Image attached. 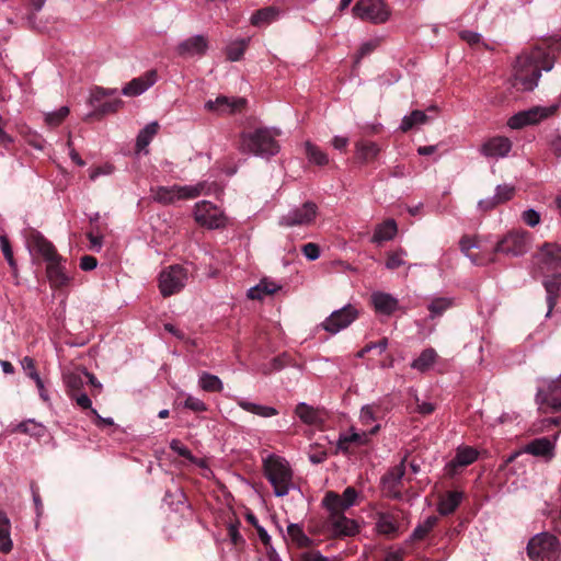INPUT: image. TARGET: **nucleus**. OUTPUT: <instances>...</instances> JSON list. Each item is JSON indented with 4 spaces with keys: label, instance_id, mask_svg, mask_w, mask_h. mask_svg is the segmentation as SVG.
I'll use <instances>...</instances> for the list:
<instances>
[{
    "label": "nucleus",
    "instance_id": "20",
    "mask_svg": "<svg viewBox=\"0 0 561 561\" xmlns=\"http://www.w3.org/2000/svg\"><path fill=\"white\" fill-rule=\"evenodd\" d=\"M208 49V39L204 35H194L182 42L176 46V53L180 57L191 58L195 56H203Z\"/></svg>",
    "mask_w": 561,
    "mask_h": 561
},
{
    "label": "nucleus",
    "instance_id": "40",
    "mask_svg": "<svg viewBox=\"0 0 561 561\" xmlns=\"http://www.w3.org/2000/svg\"><path fill=\"white\" fill-rule=\"evenodd\" d=\"M455 301L451 297H434L428 304L430 318L440 317L454 306Z\"/></svg>",
    "mask_w": 561,
    "mask_h": 561
},
{
    "label": "nucleus",
    "instance_id": "48",
    "mask_svg": "<svg viewBox=\"0 0 561 561\" xmlns=\"http://www.w3.org/2000/svg\"><path fill=\"white\" fill-rule=\"evenodd\" d=\"M278 14V10L268 7L261 10H257L254 14L251 16V23L255 26H260L266 23H270L276 19Z\"/></svg>",
    "mask_w": 561,
    "mask_h": 561
},
{
    "label": "nucleus",
    "instance_id": "35",
    "mask_svg": "<svg viewBox=\"0 0 561 561\" xmlns=\"http://www.w3.org/2000/svg\"><path fill=\"white\" fill-rule=\"evenodd\" d=\"M397 231L398 227L396 221L393 219H388L376 227L371 242L381 243L383 241H389L394 238Z\"/></svg>",
    "mask_w": 561,
    "mask_h": 561
},
{
    "label": "nucleus",
    "instance_id": "2",
    "mask_svg": "<svg viewBox=\"0 0 561 561\" xmlns=\"http://www.w3.org/2000/svg\"><path fill=\"white\" fill-rule=\"evenodd\" d=\"M27 247L31 253L38 254L46 261V274L53 287L61 289L68 284V276L61 265L62 257L50 241L38 231L32 230L27 237Z\"/></svg>",
    "mask_w": 561,
    "mask_h": 561
},
{
    "label": "nucleus",
    "instance_id": "11",
    "mask_svg": "<svg viewBox=\"0 0 561 561\" xmlns=\"http://www.w3.org/2000/svg\"><path fill=\"white\" fill-rule=\"evenodd\" d=\"M530 236L526 231H511L497 241L493 252L508 256H519L529 249Z\"/></svg>",
    "mask_w": 561,
    "mask_h": 561
},
{
    "label": "nucleus",
    "instance_id": "3",
    "mask_svg": "<svg viewBox=\"0 0 561 561\" xmlns=\"http://www.w3.org/2000/svg\"><path fill=\"white\" fill-rule=\"evenodd\" d=\"M280 131L275 128H256L252 131L242 133L239 150L242 153L268 159L278 153L280 147L276 137Z\"/></svg>",
    "mask_w": 561,
    "mask_h": 561
},
{
    "label": "nucleus",
    "instance_id": "61",
    "mask_svg": "<svg viewBox=\"0 0 561 561\" xmlns=\"http://www.w3.org/2000/svg\"><path fill=\"white\" fill-rule=\"evenodd\" d=\"M379 45V39H370L365 43H363L358 49V56L357 59H360L370 53H373L377 46Z\"/></svg>",
    "mask_w": 561,
    "mask_h": 561
},
{
    "label": "nucleus",
    "instance_id": "9",
    "mask_svg": "<svg viewBox=\"0 0 561 561\" xmlns=\"http://www.w3.org/2000/svg\"><path fill=\"white\" fill-rule=\"evenodd\" d=\"M193 216L199 226L210 230L221 229L228 225L225 213L209 201L197 202L194 205Z\"/></svg>",
    "mask_w": 561,
    "mask_h": 561
},
{
    "label": "nucleus",
    "instance_id": "1",
    "mask_svg": "<svg viewBox=\"0 0 561 561\" xmlns=\"http://www.w3.org/2000/svg\"><path fill=\"white\" fill-rule=\"evenodd\" d=\"M561 53V37L551 36L530 51L520 54L514 66V87L531 91L538 85L542 71H550Z\"/></svg>",
    "mask_w": 561,
    "mask_h": 561
},
{
    "label": "nucleus",
    "instance_id": "5",
    "mask_svg": "<svg viewBox=\"0 0 561 561\" xmlns=\"http://www.w3.org/2000/svg\"><path fill=\"white\" fill-rule=\"evenodd\" d=\"M209 194L206 182H198L191 185L152 186L150 197L153 202L162 205H171L179 201L194 199L201 195Z\"/></svg>",
    "mask_w": 561,
    "mask_h": 561
},
{
    "label": "nucleus",
    "instance_id": "4",
    "mask_svg": "<svg viewBox=\"0 0 561 561\" xmlns=\"http://www.w3.org/2000/svg\"><path fill=\"white\" fill-rule=\"evenodd\" d=\"M264 474L272 484L274 494L278 497L286 496L296 489L294 472L289 462L277 455H268L263 459Z\"/></svg>",
    "mask_w": 561,
    "mask_h": 561
},
{
    "label": "nucleus",
    "instance_id": "12",
    "mask_svg": "<svg viewBox=\"0 0 561 561\" xmlns=\"http://www.w3.org/2000/svg\"><path fill=\"white\" fill-rule=\"evenodd\" d=\"M359 316L358 309L354 305H345L334 310L320 327L330 334H337L348 328Z\"/></svg>",
    "mask_w": 561,
    "mask_h": 561
},
{
    "label": "nucleus",
    "instance_id": "30",
    "mask_svg": "<svg viewBox=\"0 0 561 561\" xmlns=\"http://www.w3.org/2000/svg\"><path fill=\"white\" fill-rule=\"evenodd\" d=\"M282 288L279 284L270 279L263 278L260 283L248 290V298L262 300L266 296L273 295Z\"/></svg>",
    "mask_w": 561,
    "mask_h": 561
},
{
    "label": "nucleus",
    "instance_id": "58",
    "mask_svg": "<svg viewBox=\"0 0 561 561\" xmlns=\"http://www.w3.org/2000/svg\"><path fill=\"white\" fill-rule=\"evenodd\" d=\"M1 251L11 267L15 266L11 243L5 236L0 237Z\"/></svg>",
    "mask_w": 561,
    "mask_h": 561
},
{
    "label": "nucleus",
    "instance_id": "39",
    "mask_svg": "<svg viewBox=\"0 0 561 561\" xmlns=\"http://www.w3.org/2000/svg\"><path fill=\"white\" fill-rule=\"evenodd\" d=\"M198 387L206 392H221L224 390L221 379L207 371H202L198 375Z\"/></svg>",
    "mask_w": 561,
    "mask_h": 561
},
{
    "label": "nucleus",
    "instance_id": "27",
    "mask_svg": "<svg viewBox=\"0 0 561 561\" xmlns=\"http://www.w3.org/2000/svg\"><path fill=\"white\" fill-rule=\"evenodd\" d=\"M554 447V440L548 437H540L525 445L522 451L536 457L552 458Z\"/></svg>",
    "mask_w": 561,
    "mask_h": 561
},
{
    "label": "nucleus",
    "instance_id": "16",
    "mask_svg": "<svg viewBox=\"0 0 561 561\" xmlns=\"http://www.w3.org/2000/svg\"><path fill=\"white\" fill-rule=\"evenodd\" d=\"M557 110L556 105L552 106H535L527 111L518 112L513 115L507 125L513 129H519L527 125L537 124L540 121L551 116Z\"/></svg>",
    "mask_w": 561,
    "mask_h": 561
},
{
    "label": "nucleus",
    "instance_id": "59",
    "mask_svg": "<svg viewBox=\"0 0 561 561\" xmlns=\"http://www.w3.org/2000/svg\"><path fill=\"white\" fill-rule=\"evenodd\" d=\"M301 251L309 261H316L320 256V248L317 243H306Z\"/></svg>",
    "mask_w": 561,
    "mask_h": 561
},
{
    "label": "nucleus",
    "instance_id": "50",
    "mask_svg": "<svg viewBox=\"0 0 561 561\" xmlns=\"http://www.w3.org/2000/svg\"><path fill=\"white\" fill-rule=\"evenodd\" d=\"M437 517L436 516H428L422 524L417 525L412 535L411 539L413 540H421L423 539L437 524Z\"/></svg>",
    "mask_w": 561,
    "mask_h": 561
},
{
    "label": "nucleus",
    "instance_id": "54",
    "mask_svg": "<svg viewBox=\"0 0 561 561\" xmlns=\"http://www.w3.org/2000/svg\"><path fill=\"white\" fill-rule=\"evenodd\" d=\"M407 255V252L404 250H399L397 252L390 253L388 255V260L386 262V267L388 270H396L402 265L405 264L404 256Z\"/></svg>",
    "mask_w": 561,
    "mask_h": 561
},
{
    "label": "nucleus",
    "instance_id": "38",
    "mask_svg": "<svg viewBox=\"0 0 561 561\" xmlns=\"http://www.w3.org/2000/svg\"><path fill=\"white\" fill-rule=\"evenodd\" d=\"M437 353L434 348L428 347L422 351V353L411 363V367L421 373L427 371L436 362Z\"/></svg>",
    "mask_w": 561,
    "mask_h": 561
},
{
    "label": "nucleus",
    "instance_id": "56",
    "mask_svg": "<svg viewBox=\"0 0 561 561\" xmlns=\"http://www.w3.org/2000/svg\"><path fill=\"white\" fill-rule=\"evenodd\" d=\"M184 408H186V409H188V410H191L193 412H205V411H207L206 403L203 400H201V399H198V398H196V397H194L192 394H187L186 396V399L184 401Z\"/></svg>",
    "mask_w": 561,
    "mask_h": 561
},
{
    "label": "nucleus",
    "instance_id": "22",
    "mask_svg": "<svg viewBox=\"0 0 561 561\" xmlns=\"http://www.w3.org/2000/svg\"><path fill=\"white\" fill-rule=\"evenodd\" d=\"M245 105L243 98L218 96L216 100H209L205 103V108L210 112L221 114H232L240 111Z\"/></svg>",
    "mask_w": 561,
    "mask_h": 561
},
{
    "label": "nucleus",
    "instance_id": "55",
    "mask_svg": "<svg viewBox=\"0 0 561 561\" xmlns=\"http://www.w3.org/2000/svg\"><path fill=\"white\" fill-rule=\"evenodd\" d=\"M170 448L179 456L184 457L192 462L196 461V458L192 455L191 450L184 444H182L181 440L172 439L170 443Z\"/></svg>",
    "mask_w": 561,
    "mask_h": 561
},
{
    "label": "nucleus",
    "instance_id": "10",
    "mask_svg": "<svg viewBox=\"0 0 561 561\" xmlns=\"http://www.w3.org/2000/svg\"><path fill=\"white\" fill-rule=\"evenodd\" d=\"M187 279L188 272L184 266L170 265L159 274V290L163 297L175 295L185 287Z\"/></svg>",
    "mask_w": 561,
    "mask_h": 561
},
{
    "label": "nucleus",
    "instance_id": "44",
    "mask_svg": "<svg viewBox=\"0 0 561 561\" xmlns=\"http://www.w3.org/2000/svg\"><path fill=\"white\" fill-rule=\"evenodd\" d=\"M159 125L157 122L147 124L138 134L136 147L138 151L145 149L158 133Z\"/></svg>",
    "mask_w": 561,
    "mask_h": 561
},
{
    "label": "nucleus",
    "instance_id": "13",
    "mask_svg": "<svg viewBox=\"0 0 561 561\" xmlns=\"http://www.w3.org/2000/svg\"><path fill=\"white\" fill-rule=\"evenodd\" d=\"M539 386L536 393V402L540 405H548L556 411L561 410V374L558 378L548 380L538 379Z\"/></svg>",
    "mask_w": 561,
    "mask_h": 561
},
{
    "label": "nucleus",
    "instance_id": "33",
    "mask_svg": "<svg viewBox=\"0 0 561 561\" xmlns=\"http://www.w3.org/2000/svg\"><path fill=\"white\" fill-rule=\"evenodd\" d=\"M11 522L3 511H0V552L8 554L12 551L13 542L10 536Z\"/></svg>",
    "mask_w": 561,
    "mask_h": 561
},
{
    "label": "nucleus",
    "instance_id": "29",
    "mask_svg": "<svg viewBox=\"0 0 561 561\" xmlns=\"http://www.w3.org/2000/svg\"><path fill=\"white\" fill-rule=\"evenodd\" d=\"M295 414L301 422L308 425H318L324 421V415L319 409H316L305 402L297 404Z\"/></svg>",
    "mask_w": 561,
    "mask_h": 561
},
{
    "label": "nucleus",
    "instance_id": "18",
    "mask_svg": "<svg viewBox=\"0 0 561 561\" xmlns=\"http://www.w3.org/2000/svg\"><path fill=\"white\" fill-rule=\"evenodd\" d=\"M359 493L353 486H347L342 494L329 491L322 504L327 511L345 512L356 505Z\"/></svg>",
    "mask_w": 561,
    "mask_h": 561
},
{
    "label": "nucleus",
    "instance_id": "42",
    "mask_svg": "<svg viewBox=\"0 0 561 561\" xmlns=\"http://www.w3.org/2000/svg\"><path fill=\"white\" fill-rule=\"evenodd\" d=\"M427 122V115L423 111L415 110L411 114L403 116L400 124V130L407 133L413 127L424 125Z\"/></svg>",
    "mask_w": 561,
    "mask_h": 561
},
{
    "label": "nucleus",
    "instance_id": "45",
    "mask_svg": "<svg viewBox=\"0 0 561 561\" xmlns=\"http://www.w3.org/2000/svg\"><path fill=\"white\" fill-rule=\"evenodd\" d=\"M306 156L309 162L317 165H325L329 162L328 154L310 141L305 142Z\"/></svg>",
    "mask_w": 561,
    "mask_h": 561
},
{
    "label": "nucleus",
    "instance_id": "63",
    "mask_svg": "<svg viewBox=\"0 0 561 561\" xmlns=\"http://www.w3.org/2000/svg\"><path fill=\"white\" fill-rule=\"evenodd\" d=\"M302 561H335L322 556L319 551H308L301 554Z\"/></svg>",
    "mask_w": 561,
    "mask_h": 561
},
{
    "label": "nucleus",
    "instance_id": "41",
    "mask_svg": "<svg viewBox=\"0 0 561 561\" xmlns=\"http://www.w3.org/2000/svg\"><path fill=\"white\" fill-rule=\"evenodd\" d=\"M287 535L290 540L299 548H307L312 545L310 539L299 524L291 523L287 526Z\"/></svg>",
    "mask_w": 561,
    "mask_h": 561
},
{
    "label": "nucleus",
    "instance_id": "64",
    "mask_svg": "<svg viewBox=\"0 0 561 561\" xmlns=\"http://www.w3.org/2000/svg\"><path fill=\"white\" fill-rule=\"evenodd\" d=\"M551 151L561 157V136L559 134L552 135L549 141Z\"/></svg>",
    "mask_w": 561,
    "mask_h": 561
},
{
    "label": "nucleus",
    "instance_id": "17",
    "mask_svg": "<svg viewBox=\"0 0 561 561\" xmlns=\"http://www.w3.org/2000/svg\"><path fill=\"white\" fill-rule=\"evenodd\" d=\"M400 512L397 508L379 511L375 514V531L379 536L394 538L400 531Z\"/></svg>",
    "mask_w": 561,
    "mask_h": 561
},
{
    "label": "nucleus",
    "instance_id": "23",
    "mask_svg": "<svg viewBox=\"0 0 561 561\" xmlns=\"http://www.w3.org/2000/svg\"><path fill=\"white\" fill-rule=\"evenodd\" d=\"M405 474L404 460L394 466L383 478L382 488L386 494L392 499H401L399 485Z\"/></svg>",
    "mask_w": 561,
    "mask_h": 561
},
{
    "label": "nucleus",
    "instance_id": "32",
    "mask_svg": "<svg viewBox=\"0 0 561 561\" xmlns=\"http://www.w3.org/2000/svg\"><path fill=\"white\" fill-rule=\"evenodd\" d=\"M237 404L242 410L250 412L252 414H255L257 416L265 417V419L272 417V416H275L278 414V411L273 407L254 403V402L248 401L243 398H238Z\"/></svg>",
    "mask_w": 561,
    "mask_h": 561
},
{
    "label": "nucleus",
    "instance_id": "46",
    "mask_svg": "<svg viewBox=\"0 0 561 561\" xmlns=\"http://www.w3.org/2000/svg\"><path fill=\"white\" fill-rule=\"evenodd\" d=\"M249 42H250L249 38H241V39H237V41H233L230 44H228V46L226 48L227 58L230 61L240 60L245 51V48L249 45Z\"/></svg>",
    "mask_w": 561,
    "mask_h": 561
},
{
    "label": "nucleus",
    "instance_id": "47",
    "mask_svg": "<svg viewBox=\"0 0 561 561\" xmlns=\"http://www.w3.org/2000/svg\"><path fill=\"white\" fill-rule=\"evenodd\" d=\"M381 408L378 403L363 405L359 413V421L363 425L368 426L377 421Z\"/></svg>",
    "mask_w": 561,
    "mask_h": 561
},
{
    "label": "nucleus",
    "instance_id": "6",
    "mask_svg": "<svg viewBox=\"0 0 561 561\" xmlns=\"http://www.w3.org/2000/svg\"><path fill=\"white\" fill-rule=\"evenodd\" d=\"M87 103L90 106L87 116L90 117H102L114 113L123 105L122 100L117 98V90L100 87H95L90 91Z\"/></svg>",
    "mask_w": 561,
    "mask_h": 561
},
{
    "label": "nucleus",
    "instance_id": "25",
    "mask_svg": "<svg viewBox=\"0 0 561 561\" xmlns=\"http://www.w3.org/2000/svg\"><path fill=\"white\" fill-rule=\"evenodd\" d=\"M158 79L156 70H149L145 75L133 79L122 90V94L126 96H137L151 88Z\"/></svg>",
    "mask_w": 561,
    "mask_h": 561
},
{
    "label": "nucleus",
    "instance_id": "52",
    "mask_svg": "<svg viewBox=\"0 0 561 561\" xmlns=\"http://www.w3.org/2000/svg\"><path fill=\"white\" fill-rule=\"evenodd\" d=\"M80 375H83L85 381L88 383H90L92 387L98 388V389L102 388V385L98 381V379L92 374H90L85 370L76 368V370H72V389L77 385V378H79L80 383L84 382V380L81 378Z\"/></svg>",
    "mask_w": 561,
    "mask_h": 561
},
{
    "label": "nucleus",
    "instance_id": "28",
    "mask_svg": "<svg viewBox=\"0 0 561 561\" xmlns=\"http://www.w3.org/2000/svg\"><path fill=\"white\" fill-rule=\"evenodd\" d=\"M481 245L477 238L474 237H463L460 240V249L463 252V254L476 265H483L486 263L494 262V256L490 255L488 257L477 255L471 253L472 249H480Z\"/></svg>",
    "mask_w": 561,
    "mask_h": 561
},
{
    "label": "nucleus",
    "instance_id": "53",
    "mask_svg": "<svg viewBox=\"0 0 561 561\" xmlns=\"http://www.w3.org/2000/svg\"><path fill=\"white\" fill-rule=\"evenodd\" d=\"M515 194V186L510 184H500L495 187L494 196L499 204H503L513 198Z\"/></svg>",
    "mask_w": 561,
    "mask_h": 561
},
{
    "label": "nucleus",
    "instance_id": "43",
    "mask_svg": "<svg viewBox=\"0 0 561 561\" xmlns=\"http://www.w3.org/2000/svg\"><path fill=\"white\" fill-rule=\"evenodd\" d=\"M478 451L472 447H459L451 463L455 467H466L476 461Z\"/></svg>",
    "mask_w": 561,
    "mask_h": 561
},
{
    "label": "nucleus",
    "instance_id": "34",
    "mask_svg": "<svg viewBox=\"0 0 561 561\" xmlns=\"http://www.w3.org/2000/svg\"><path fill=\"white\" fill-rule=\"evenodd\" d=\"M21 365L25 374L35 381L41 398L46 401L48 397L45 390L44 381L36 371L35 360L30 356H25L21 360Z\"/></svg>",
    "mask_w": 561,
    "mask_h": 561
},
{
    "label": "nucleus",
    "instance_id": "14",
    "mask_svg": "<svg viewBox=\"0 0 561 561\" xmlns=\"http://www.w3.org/2000/svg\"><path fill=\"white\" fill-rule=\"evenodd\" d=\"M328 512L327 528L333 537H351L359 533L358 523L355 519L346 517L344 512Z\"/></svg>",
    "mask_w": 561,
    "mask_h": 561
},
{
    "label": "nucleus",
    "instance_id": "24",
    "mask_svg": "<svg viewBox=\"0 0 561 561\" xmlns=\"http://www.w3.org/2000/svg\"><path fill=\"white\" fill-rule=\"evenodd\" d=\"M512 150V141L507 137L496 136L486 140L481 147V153L486 158H505Z\"/></svg>",
    "mask_w": 561,
    "mask_h": 561
},
{
    "label": "nucleus",
    "instance_id": "37",
    "mask_svg": "<svg viewBox=\"0 0 561 561\" xmlns=\"http://www.w3.org/2000/svg\"><path fill=\"white\" fill-rule=\"evenodd\" d=\"M462 500V493L450 491L443 496L438 503V512L440 515H449L456 511Z\"/></svg>",
    "mask_w": 561,
    "mask_h": 561
},
{
    "label": "nucleus",
    "instance_id": "36",
    "mask_svg": "<svg viewBox=\"0 0 561 561\" xmlns=\"http://www.w3.org/2000/svg\"><path fill=\"white\" fill-rule=\"evenodd\" d=\"M355 149L357 158L363 162L375 160L380 152V148L376 142L366 140L357 141Z\"/></svg>",
    "mask_w": 561,
    "mask_h": 561
},
{
    "label": "nucleus",
    "instance_id": "21",
    "mask_svg": "<svg viewBox=\"0 0 561 561\" xmlns=\"http://www.w3.org/2000/svg\"><path fill=\"white\" fill-rule=\"evenodd\" d=\"M380 430L379 424H375L371 430L367 432H357L354 428L340 434L337 439V448L343 451H347L352 445L363 446L369 440V435L376 434Z\"/></svg>",
    "mask_w": 561,
    "mask_h": 561
},
{
    "label": "nucleus",
    "instance_id": "57",
    "mask_svg": "<svg viewBox=\"0 0 561 561\" xmlns=\"http://www.w3.org/2000/svg\"><path fill=\"white\" fill-rule=\"evenodd\" d=\"M388 347V340L387 339H382L380 340L379 342H376V343H369L367 344L364 348H362L357 354L356 356L358 358H362L365 356V354H367L368 352H374V350H378L379 353L381 354L382 352H385Z\"/></svg>",
    "mask_w": 561,
    "mask_h": 561
},
{
    "label": "nucleus",
    "instance_id": "49",
    "mask_svg": "<svg viewBox=\"0 0 561 561\" xmlns=\"http://www.w3.org/2000/svg\"><path fill=\"white\" fill-rule=\"evenodd\" d=\"M9 431L11 433H23L28 434L31 436H39L41 433L43 432V426L36 423L34 420H26L19 423Z\"/></svg>",
    "mask_w": 561,
    "mask_h": 561
},
{
    "label": "nucleus",
    "instance_id": "62",
    "mask_svg": "<svg viewBox=\"0 0 561 561\" xmlns=\"http://www.w3.org/2000/svg\"><path fill=\"white\" fill-rule=\"evenodd\" d=\"M523 220L530 227H535L540 222V215L535 209L530 208L523 213Z\"/></svg>",
    "mask_w": 561,
    "mask_h": 561
},
{
    "label": "nucleus",
    "instance_id": "8",
    "mask_svg": "<svg viewBox=\"0 0 561 561\" xmlns=\"http://www.w3.org/2000/svg\"><path fill=\"white\" fill-rule=\"evenodd\" d=\"M355 18L373 24H385L391 18V9L385 0H358L352 9Z\"/></svg>",
    "mask_w": 561,
    "mask_h": 561
},
{
    "label": "nucleus",
    "instance_id": "51",
    "mask_svg": "<svg viewBox=\"0 0 561 561\" xmlns=\"http://www.w3.org/2000/svg\"><path fill=\"white\" fill-rule=\"evenodd\" d=\"M69 113H70L69 107L67 105H65L56 112L47 113L45 116V122L51 127L59 126L65 121V118L69 115Z\"/></svg>",
    "mask_w": 561,
    "mask_h": 561
},
{
    "label": "nucleus",
    "instance_id": "31",
    "mask_svg": "<svg viewBox=\"0 0 561 561\" xmlns=\"http://www.w3.org/2000/svg\"><path fill=\"white\" fill-rule=\"evenodd\" d=\"M552 276L543 280V286L547 291V302L549 306V310L547 312V317L550 316L551 310L556 305V298L561 288V271L552 272Z\"/></svg>",
    "mask_w": 561,
    "mask_h": 561
},
{
    "label": "nucleus",
    "instance_id": "26",
    "mask_svg": "<svg viewBox=\"0 0 561 561\" xmlns=\"http://www.w3.org/2000/svg\"><path fill=\"white\" fill-rule=\"evenodd\" d=\"M370 301L377 313L383 316L393 314L400 307L398 298L385 291H374L370 296Z\"/></svg>",
    "mask_w": 561,
    "mask_h": 561
},
{
    "label": "nucleus",
    "instance_id": "60",
    "mask_svg": "<svg viewBox=\"0 0 561 561\" xmlns=\"http://www.w3.org/2000/svg\"><path fill=\"white\" fill-rule=\"evenodd\" d=\"M459 36L462 41L467 42L471 46L478 45L482 41L480 33L468 30L459 32Z\"/></svg>",
    "mask_w": 561,
    "mask_h": 561
},
{
    "label": "nucleus",
    "instance_id": "7",
    "mask_svg": "<svg viewBox=\"0 0 561 561\" xmlns=\"http://www.w3.org/2000/svg\"><path fill=\"white\" fill-rule=\"evenodd\" d=\"M527 553L533 561H556L560 554V543L553 535L540 533L529 540Z\"/></svg>",
    "mask_w": 561,
    "mask_h": 561
},
{
    "label": "nucleus",
    "instance_id": "19",
    "mask_svg": "<svg viewBox=\"0 0 561 561\" xmlns=\"http://www.w3.org/2000/svg\"><path fill=\"white\" fill-rule=\"evenodd\" d=\"M539 270L542 274L561 271V247L545 243L537 255Z\"/></svg>",
    "mask_w": 561,
    "mask_h": 561
},
{
    "label": "nucleus",
    "instance_id": "15",
    "mask_svg": "<svg viewBox=\"0 0 561 561\" xmlns=\"http://www.w3.org/2000/svg\"><path fill=\"white\" fill-rule=\"evenodd\" d=\"M317 210L318 207L314 203L307 202L279 217L278 225L283 227L308 226L316 219Z\"/></svg>",
    "mask_w": 561,
    "mask_h": 561
}]
</instances>
